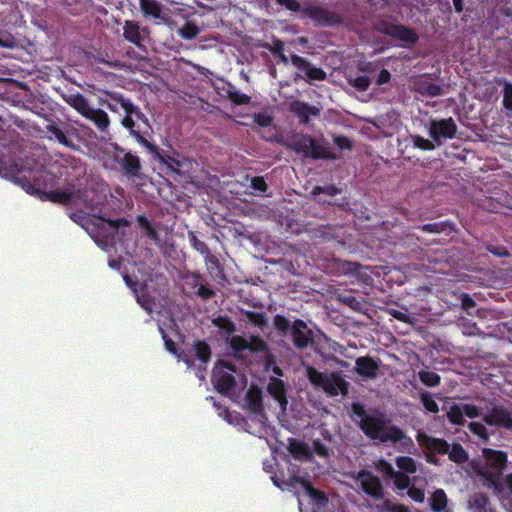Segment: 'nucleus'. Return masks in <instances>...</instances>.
<instances>
[{
	"mask_svg": "<svg viewBox=\"0 0 512 512\" xmlns=\"http://www.w3.org/2000/svg\"><path fill=\"white\" fill-rule=\"evenodd\" d=\"M111 97L113 100L120 102L124 110V116L120 120V124L128 131L129 135L146 148L154 159L164 165L169 172L185 179L190 178L193 170V160L175 149L165 151L153 144L150 141L153 133L152 125L140 107L124 99L121 95L112 94Z\"/></svg>",
	"mask_w": 512,
	"mask_h": 512,
	"instance_id": "obj_1",
	"label": "nucleus"
},
{
	"mask_svg": "<svg viewBox=\"0 0 512 512\" xmlns=\"http://www.w3.org/2000/svg\"><path fill=\"white\" fill-rule=\"evenodd\" d=\"M13 182L25 192L36 196L41 201L68 205L74 198L75 184L69 178L68 167L54 162L49 170L34 176L32 180L26 176H13Z\"/></svg>",
	"mask_w": 512,
	"mask_h": 512,
	"instance_id": "obj_2",
	"label": "nucleus"
},
{
	"mask_svg": "<svg viewBox=\"0 0 512 512\" xmlns=\"http://www.w3.org/2000/svg\"><path fill=\"white\" fill-rule=\"evenodd\" d=\"M352 413L360 419L358 426L366 437L378 440L382 443H398L411 438L406 437L405 432L396 425H391L390 420L383 413H368L364 405L352 404Z\"/></svg>",
	"mask_w": 512,
	"mask_h": 512,
	"instance_id": "obj_3",
	"label": "nucleus"
},
{
	"mask_svg": "<svg viewBox=\"0 0 512 512\" xmlns=\"http://www.w3.org/2000/svg\"><path fill=\"white\" fill-rule=\"evenodd\" d=\"M286 146L304 158L313 160L336 159V155L330 150L329 142L324 138L316 140L311 135L296 133L290 137Z\"/></svg>",
	"mask_w": 512,
	"mask_h": 512,
	"instance_id": "obj_4",
	"label": "nucleus"
},
{
	"mask_svg": "<svg viewBox=\"0 0 512 512\" xmlns=\"http://www.w3.org/2000/svg\"><path fill=\"white\" fill-rule=\"evenodd\" d=\"M69 217L73 222L83 227L98 245H100L98 238L104 235L105 223L115 230L130 225V222L125 217L109 219L98 215L87 216L81 211L72 212Z\"/></svg>",
	"mask_w": 512,
	"mask_h": 512,
	"instance_id": "obj_5",
	"label": "nucleus"
},
{
	"mask_svg": "<svg viewBox=\"0 0 512 512\" xmlns=\"http://www.w3.org/2000/svg\"><path fill=\"white\" fill-rule=\"evenodd\" d=\"M485 464L477 469V474L483 477L495 491L501 487V475L506 468L507 453L490 448L483 450Z\"/></svg>",
	"mask_w": 512,
	"mask_h": 512,
	"instance_id": "obj_6",
	"label": "nucleus"
},
{
	"mask_svg": "<svg viewBox=\"0 0 512 512\" xmlns=\"http://www.w3.org/2000/svg\"><path fill=\"white\" fill-rule=\"evenodd\" d=\"M65 102L75 109L82 117L92 122L100 132H106L110 126L108 114L90 105L88 99L81 93L70 94L64 97Z\"/></svg>",
	"mask_w": 512,
	"mask_h": 512,
	"instance_id": "obj_7",
	"label": "nucleus"
},
{
	"mask_svg": "<svg viewBox=\"0 0 512 512\" xmlns=\"http://www.w3.org/2000/svg\"><path fill=\"white\" fill-rule=\"evenodd\" d=\"M375 31L405 43L415 44L419 40L416 31L408 26L395 24L389 19L378 17L373 22Z\"/></svg>",
	"mask_w": 512,
	"mask_h": 512,
	"instance_id": "obj_8",
	"label": "nucleus"
},
{
	"mask_svg": "<svg viewBox=\"0 0 512 512\" xmlns=\"http://www.w3.org/2000/svg\"><path fill=\"white\" fill-rule=\"evenodd\" d=\"M234 372H236V365L231 362L218 360L215 363L211 381L219 393L226 395L235 387L236 381L232 374Z\"/></svg>",
	"mask_w": 512,
	"mask_h": 512,
	"instance_id": "obj_9",
	"label": "nucleus"
},
{
	"mask_svg": "<svg viewBox=\"0 0 512 512\" xmlns=\"http://www.w3.org/2000/svg\"><path fill=\"white\" fill-rule=\"evenodd\" d=\"M356 479L360 482L362 491L374 499L380 501L384 498L383 485L378 476L374 475L371 471L361 469L357 473Z\"/></svg>",
	"mask_w": 512,
	"mask_h": 512,
	"instance_id": "obj_10",
	"label": "nucleus"
},
{
	"mask_svg": "<svg viewBox=\"0 0 512 512\" xmlns=\"http://www.w3.org/2000/svg\"><path fill=\"white\" fill-rule=\"evenodd\" d=\"M301 13L303 16L310 18L315 25L333 26L341 21L339 15L335 12L315 4L304 5Z\"/></svg>",
	"mask_w": 512,
	"mask_h": 512,
	"instance_id": "obj_11",
	"label": "nucleus"
},
{
	"mask_svg": "<svg viewBox=\"0 0 512 512\" xmlns=\"http://www.w3.org/2000/svg\"><path fill=\"white\" fill-rule=\"evenodd\" d=\"M482 419L489 426L512 430V415L503 405L493 406Z\"/></svg>",
	"mask_w": 512,
	"mask_h": 512,
	"instance_id": "obj_12",
	"label": "nucleus"
},
{
	"mask_svg": "<svg viewBox=\"0 0 512 512\" xmlns=\"http://www.w3.org/2000/svg\"><path fill=\"white\" fill-rule=\"evenodd\" d=\"M291 64L299 71L303 72L307 81H324L327 78L326 72L319 67H314L306 58L297 54L290 55Z\"/></svg>",
	"mask_w": 512,
	"mask_h": 512,
	"instance_id": "obj_13",
	"label": "nucleus"
},
{
	"mask_svg": "<svg viewBox=\"0 0 512 512\" xmlns=\"http://www.w3.org/2000/svg\"><path fill=\"white\" fill-rule=\"evenodd\" d=\"M457 133V126L455 121L449 117L441 120H431L429 126V135L434 141H439L441 138L452 139Z\"/></svg>",
	"mask_w": 512,
	"mask_h": 512,
	"instance_id": "obj_14",
	"label": "nucleus"
},
{
	"mask_svg": "<svg viewBox=\"0 0 512 512\" xmlns=\"http://www.w3.org/2000/svg\"><path fill=\"white\" fill-rule=\"evenodd\" d=\"M291 337L294 346L298 349H306L313 342V333L306 322L296 319L291 327Z\"/></svg>",
	"mask_w": 512,
	"mask_h": 512,
	"instance_id": "obj_15",
	"label": "nucleus"
},
{
	"mask_svg": "<svg viewBox=\"0 0 512 512\" xmlns=\"http://www.w3.org/2000/svg\"><path fill=\"white\" fill-rule=\"evenodd\" d=\"M114 160L119 164L124 174L134 178L139 176L142 170L141 159L135 153L128 151L124 155H114Z\"/></svg>",
	"mask_w": 512,
	"mask_h": 512,
	"instance_id": "obj_16",
	"label": "nucleus"
},
{
	"mask_svg": "<svg viewBox=\"0 0 512 512\" xmlns=\"http://www.w3.org/2000/svg\"><path fill=\"white\" fill-rule=\"evenodd\" d=\"M354 371L362 377L375 379L378 376L379 363L370 356H361L355 361Z\"/></svg>",
	"mask_w": 512,
	"mask_h": 512,
	"instance_id": "obj_17",
	"label": "nucleus"
},
{
	"mask_svg": "<svg viewBox=\"0 0 512 512\" xmlns=\"http://www.w3.org/2000/svg\"><path fill=\"white\" fill-rule=\"evenodd\" d=\"M417 440L430 452L440 455H445L449 452L450 444L443 438L432 437L426 433H418Z\"/></svg>",
	"mask_w": 512,
	"mask_h": 512,
	"instance_id": "obj_18",
	"label": "nucleus"
},
{
	"mask_svg": "<svg viewBox=\"0 0 512 512\" xmlns=\"http://www.w3.org/2000/svg\"><path fill=\"white\" fill-rule=\"evenodd\" d=\"M267 392L279 403L282 412H285L287 410L288 399L286 386L283 380L271 377L267 386Z\"/></svg>",
	"mask_w": 512,
	"mask_h": 512,
	"instance_id": "obj_19",
	"label": "nucleus"
},
{
	"mask_svg": "<svg viewBox=\"0 0 512 512\" xmlns=\"http://www.w3.org/2000/svg\"><path fill=\"white\" fill-rule=\"evenodd\" d=\"M349 384L337 373H331L327 376L322 389L330 396L339 394H348Z\"/></svg>",
	"mask_w": 512,
	"mask_h": 512,
	"instance_id": "obj_20",
	"label": "nucleus"
},
{
	"mask_svg": "<svg viewBox=\"0 0 512 512\" xmlns=\"http://www.w3.org/2000/svg\"><path fill=\"white\" fill-rule=\"evenodd\" d=\"M290 111L299 118L301 124H308L310 116H319V108L301 100L292 101Z\"/></svg>",
	"mask_w": 512,
	"mask_h": 512,
	"instance_id": "obj_21",
	"label": "nucleus"
},
{
	"mask_svg": "<svg viewBox=\"0 0 512 512\" xmlns=\"http://www.w3.org/2000/svg\"><path fill=\"white\" fill-rule=\"evenodd\" d=\"M141 32H148L147 28L140 27V24L133 20H126L123 25V37L129 43L135 45L138 48L145 49L142 43Z\"/></svg>",
	"mask_w": 512,
	"mask_h": 512,
	"instance_id": "obj_22",
	"label": "nucleus"
},
{
	"mask_svg": "<svg viewBox=\"0 0 512 512\" xmlns=\"http://www.w3.org/2000/svg\"><path fill=\"white\" fill-rule=\"evenodd\" d=\"M294 479L296 482L301 484V486L305 489L313 503L318 508H324L328 504V498L325 495V493L321 490L314 488L310 481L301 477H295Z\"/></svg>",
	"mask_w": 512,
	"mask_h": 512,
	"instance_id": "obj_23",
	"label": "nucleus"
},
{
	"mask_svg": "<svg viewBox=\"0 0 512 512\" xmlns=\"http://www.w3.org/2000/svg\"><path fill=\"white\" fill-rule=\"evenodd\" d=\"M288 451L296 460H310L313 454L306 442L295 438H289Z\"/></svg>",
	"mask_w": 512,
	"mask_h": 512,
	"instance_id": "obj_24",
	"label": "nucleus"
},
{
	"mask_svg": "<svg viewBox=\"0 0 512 512\" xmlns=\"http://www.w3.org/2000/svg\"><path fill=\"white\" fill-rule=\"evenodd\" d=\"M246 401L249 410L254 414H262L264 412L262 391L258 386H251L246 393Z\"/></svg>",
	"mask_w": 512,
	"mask_h": 512,
	"instance_id": "obj_25",
	"label": "nucleus"
},
{
	"mask_svg": "<svg viewBox=\"0 0 512 512\" xmlns=\"http://www.w3.org/2000/svg\"><path fill=\"white\" fill-rule=\"evenodd\" d=\"M248 351L251 353H262L265 352V360L267 365H270L274 361L273 354L269 351L267 342L262 339L259 335H251L248 340Z\"/></svg>",
	"mask_w": 512,
	"mask_h": 512,
	"instance_id": "obj_26",
	"label": "nucleus"
},
{
	"mask_svg": "<svg viewBox=\"0 0 512 512\" xmlns=\"http://www.w3.org/2000/svg\"><path fill=\"white\" fill-rule=\"evenodd\" d=\"M335 298L339 303L355 312H362L367 307V302L364 298H357L351 292L337 293Z\"/></svg>",
	"mask_w": 512,
	"mask_h": 512,
	"instance_id": "obj_27",
	"label": "nucleus"
},
{
	"mask_svg": "<svg viewBox=\"0 0 512 512\" xmlns=\"http://www.w3.org/2000/svg\"><path fill=\"white\" fill-rule=\"evenodd\" d=\"M416 92L421 94L422 96L427 97H437L443 94V88L431 81L428 80H420L416 83Z\"/></svg>",
	"mask_w": 512,
	"mask_h": 512,
	"instance_id": "obj_28",
	"label": "nucleus"
},
{
	"mask_svg": "<svg viewBox=\"0 0 512 512\" xmlns=\"http://www.w3.org/2000/svg\"><path fill=\"white\" fill-rule=\"evenodd\" d=\"M195 357L204 365H207L212 357L210 345L205 340H196L193 343Z\"/></svg>",
	"mask_w": 512,
	"mask_h": 512,
	"instance_id": "obj_29",
	"label": "nucleus"
},
{
	"mask_svg": "<svg viewBox=\"0 0 512 512\" xmlns=\"http://www.w3.org/2000/svg\"><path fill=\"white\" fill-rule=\"evenodd\" d=\"M140 9L145 17L159 19L162 13V6L157 0H139Z\"/></svg>",
	"mask_w": 512,
	"mask_h": 512,
	"instance_id": "obj_30",
	"label": "nucleus"
},
{
	"mask_svg": "<svg viewBox=\"0 0 512 512\" xmlns=\"http://www.w3.org/2000/svg\"><path fill=\"white\" fill-rule=\"evenodd\" d=\"M227 98L237 106L240 105H248L251 102V97L241 93L237 90V88L231 83L227 84V87L224 88Z\"/></svg>",
	"mask_w": 512,
	"mask_h": 512,
	"instance_id": "obj_31",
	"label": "nucleus"
},
{
	"mask_svg": "<svg viewBox=\"0 0 512 512\" xmlns=\"http://www.w3.org/2000/svg\"><path fill=\"white\" fill-rule=\"evenodd\" d=\"M47 133H50L60 144L65 147L74 148L75 145L71 139H69L64 130H62L56 123L50 122L46 125Z\"/></svg>",
	"mask_w": 512,
	"mask_h": 512,
	"instance_id": "obj_32",
	"label": "nucleus"
},
{
	"mask_svg": "<svg viewBox=\"0 0 512 512\" xmlns=\"http://www.w3.org/2000/svg\"><path fill=\"white\" fill-rule=\"evenodd\" d=\"M212 324L217 327L223 334L232 336L236 331V324L227 315H219L212 319Z\"/></svg>",
	"mask_w": 512,
	"mask_h": 512,
	"instance_id": "obj_33",
	"label": "nucleus"
},
{
	"mask_svg": "<svg viewBox=\"0 0 512 512\" xmlns=\"http://www.w3.org/2000/svg\"><path fill=\"white\" fill-rule=\"evenodd\" d=\"M447 495L443 489L435 490L430 497V508L433 512H443L447 507Z\"/></svg>",
	"mask_w": 512,
	"mask_h": 512,
	"instance_id": "obj_34",
	"label": "nucleus"
},
{
	"mask_svg": "<svg viewBox=\"0 0 512 512\" xmlns=\"http://www.w3.org/2000/svg\"><path fill=\"white\" fill-rule=\"evenodd\" d=\"M418 377L421 383L426 387H437L441 382V377L439 374L429 369L419 370Z\"/></svg>",
	"mask_w": 512,
	"mask_h": 512,
	"instance_id": "obj_35",
	"label": "nucleus"
},
{
	"mask_svg": "<svg viewBox=\"0 0 512 512\" xmlns=\"http://www.w3.org/2000/svg\"><path fill=\"white\" fill-rule=\"evenodd\" d=\"M449 459L457 464H463L468 460V453L460 443H453L448 452Z\"/></svg>",
	"mask_w": 512,
	"mask_h": 512,
	"instance_id": "obj_36",
	"label": "nucleus"
},
{
	"mask_svg": "<svg viewBox=\"0 0 512 512\" xmlns=\"http://www.w3.org/2000/svg\"><path fill=\"white\" fill-rule=\"evenodd\" d=\"M448 421L453 425H463L464 420V412L462 404H456L454 403L451 405L446 413Z\"/></svg>",
	"mask_w": 512,
	"mask_h": 512,
	"instance_id": "obj_37",
	"label": "nucleus"
},
{
	"mask_svg": "<svg viewBox=\"0 0 512 512\" xmlns=\"http://www.w3.org/2000/svg\"><path fill=\"white\" fill-rule=\"evenodd\" d=\"M137 222L139 226L145 231V235L151 239L156 244L159 243V234L156 228L151 224V222L144 215L137 216Z\"/></svg>",
	"mask_w": 512,
	"mask_h": 512,
	"instance_id": "obj_38",
	"label": "nucleus"
},
{
	"mask_svg": "<svg viewBox=\"0 0 512 512\" xmlns=\"http://www.w3.org/2000/svg\"><path fill=\"white\" fill-rule=\"evenodd\" d=\"M188 239H189V242H190L191 246L196 251H198L201 255H203L204 257L208 256V257H210L212 259H215V256L212 255L208 245L204 241L198 239L195 232L189 231L188 232Z\"/></svg>",
	"mask_w": 512,
	"mask_h": 512,
	"instance_id": "obj_39",
	"label": "nucleus"
},
{
	"mask_svg": "<svg viewBox=\"0 0 512 512\" xmlns=\"http://www.w3.org/2000/svg\"><path fill=\"white\" fill-rule=\"evenodd\" d=\"M226 342L235 355L248 350L249 347L248 340L240 335H232L231 337H226Z\"/></svg>",
	"mask_w": 512,
	"mask_h": 512,
	"instance_id": "obj_40",
	"label": "nucleus"
},
{
	"mask_svg": "<svg viewBox=\"0 0 512 512\" xmlns=\"http://www.w3.org/2000/svg\"><path fill=\"white\" fill-rule=\"evenodd\" d=\"M395 462L397 467L403 473L414 474L417 471L416 461L410 456H398Z\"/></svg>",
	"mask_w": 512,
	"mask_h": 512,
	"instance_id": "obj_41",
	"label": "nucleus"
},
{
	"mask_svg": "<svg viewBox=\"0 0 512 512\" xmlns=\"http://www.w3.org/2000/svg\"><path fill=\"white\" fill-rule=\"evenodd\" d=\"M245 317L248 321L263 330L268 325V317L265 312H255V311H244Z\"/></svg>",
	"mask_w": 512,
	"mask_h": 512,
	"instance_id": "obj_42",
	"label": "nucleus"
},
{
	"mask_svg": "<svg viewBox=\"0 0 512 512\" xmlns=\"http://www.w3.org/2000/svg\"><path fill=\"white\" fill-rule=\"evenodd\" d=\"M200 33L199 27L192 21H187L178 29V35L185 40H193Z\"/></svg>",
	"mask_w": 512,
	"mask_h": 512,
	"instance_id": "obj_43",
	"label": "nucleus"
},
{
	"mask_svg": "<svg viewBox=\"0 0 512 512\" xmlns=\"http://www.w3.org/2000/svg\"><path fill=\"white\" fill-rule=\"evenodd\" d=\"M306 374H307V377H308L309 381L311 382V384H313L315 387H318L321 389H322L324 382L328 376V374L320 372L313 366L307 367Z\"/></svg>",
	"mask_w": 512,
	"mask_h": 512,
	"instance_id": "obj_44",
	"label": "nucleus"
},
{
	"mask_svg": "<svg viewBox=\"0 0 512 512\" xmlns=\"http://www.w3.org/2000/svg\"><path fill=\"white\" fill-rule=\"evenodd\" d=\"M471 506L478 512H488L489 498L484 493H476L473 495Z\"/></svg>",
	"mask_w": 512,
	"mask_h": 512,
	"instance_id": "obj_45",
	"label": "nucleus"
},
{
	"mask_svg": "<svg viewBox=\"0 0 512 512\" xmlns=\"http://www.w3.org/2000/svg\"><path fill=\"white\" fill-rule=\"evenodd\" d=\"M420 400L426 411L436 414L439 412V406L434 400L433 395L428 391L420 392Z\"/></svg>",
	"mask_w": 512,
	"mask_h": 512,
	"instance_id": "obj_46",
	"label": "nucleus"
},
{
	"mask_svg": "<svg viewBox=\"0 0 512 512\" xmlns=\"http://www.w3.org/2000/svg\"><path fill=\"white\" fill-rule=\"evenodd\" d=\"M392 480L395 488L400 491L408 489L411 485V479L408 474L401 471H397L392 477Z\"/></svg>",
	"mask_w": 512,
	"mask_h": 512,
	"instance_id": "obj_47",
	"label": "nucleus"
},
{
	"mask_svg": "<svg viewBox=\"0 0 512 512\" xmlns=\"http://www.w3.org/2000/svg\"><path fill=\"white\" fill-rule=\"evenodd\" d=\"M468 428L472 434L476 435L482 441L487 442L489 440L490 434L484 424L480 422H470Z\"/></svg>",
	"mask_w": 512,
	"mask_h": 512,
	"instance_id": "obj_48",
	"label": "nucleus"
},
{
	"mask_svg": "<svg viewBox=\"0 0 512 512\" xmlns=\"http://www.w3.org/2000/svg\"><path fill=\"white\" fill-rule=\"evenodd\" d=\"M448 226H449V223L446 221H443V222L424 224V225L418 226V229L425 233L439 234V233L444 232Z\"/></svg>",
	"mask_w": 512,
	"mask_h": 512,
	"instance_id": "obj_49",
	"label": "nucleus"
},
{
	"mask_svg": "<svg viewBox=\"0 0 512 512\" xmlns=\"http://www.w3.org/2000/svg\"><path fill=\"white\" fill-rule=\"evenodd\" d=\"M112 94H118L121 95L124 99L129 100L131 103L136 105L130 98L125 97L122 93L114 92V91H105V95L109 98L108 100L100 99V103L104 106H106L110 111L116 113L118 112L117 104L121 105L120 102H117L116 100H113L111 95ZM122 108V106H120Z\"/></svg>",
	"mask_w": 512,
	"mask_h": 512,
	"instance_id": "obj_50",
	"label": "nucleus"
},
{
	"mask_svg": "<svg viewBox=\"0 0 512 512\" xmlns=\"http://www.w3.org/2000/svg\"><path fill=\"white\" fill-rule=\"evenodd\" d=\"M342 191L340 188H338L336 185L334 184H330V185H327V186H315L313 187L312 191H311V194L314 195V196H317L319 194H326L328 196H336L338 194H340Z\"/></svg>",
	"mask_w": 512,
	"mask_h": 512,
	"instance_id": "obj_51",
	"label": "nucleus"
},
{
	"mask_svg": "<svg viewBox=\"0 0 512 512\" xmlns=\"http://www.w3.org/2000/svg\"><path fill=\"white\" fill-rule=\"evenodd\" d=\"M371 80L366 75L357 76L354 79H349V84L355 87L358 91L364 92L368 90Z\"/></svg>",
	"mask_w": 512,
	"mask_h": 512,
	"instance_id": "obj_52",
	"label": "nucleus"
},
{
	"mask_svg": "<svg viewBox=\"0 0 512 512\" xmlns=\"http://www.w3.org/2000/svg\"><path fill=\"white\" fill-rule=\"evenodd\" d=\"M274 326L278 332L283 334H286L288 330L291 331L292 327L290 321L285 316L280 314L274 317Z\"/></svg>",
	"mask_w": 512,
	"mask_h": 512,
	"instance_id": "obj_53",
	"label": "nucleus"
},
{
	"mask_svg": "<svg viewBox=\"0 0 512 512\" xmlns=\"http://www.w3.org/2000/svg\"><path fill=\"white\" fill-rule=\"evenodd\" d=\"M413 145L423 151H431L435 148L434 144L420 135L412 136Z\"/></svg>",
	"mask_w": 512,
	"mask_h": 512,
	"instance_id": "obj_54",
	"label": "nucleus"
},
{
	"mask_svg": "<svg viewBox=\"0 0 512 512\" xmlns=\"http://www.w3.org/2000/svg\"><path fill=\"white\" fill-rule=\"evenodd\" d=\"M376 468L386 477L392 479L397 470L394 469L392 464L385 459H380L376 465Z\"/></svg>",
	"mask_w": 512,
	"mask_h": 512,
	"instance_id": "obj_55",
	"label": "nucleus"
},
{
	"mask_svg": "<svg viewBox=\"0 0 512 512\" xmlns=\"http://www.w3.org/2000/svg\"><path fill=\"white\" fill-rule=\"evenodd\" d=\"M261 46L274 55L284 51V42L281 39L275 37L273 38L272 43L265 42Z\"/></svg>",
	"mask_w": 512,
	"mask_h": 512,
	"instance_id": "obj_56",
	"label": "nucleus"
},
{
	"mask_svg": "<svg viewBox=\"0 0 512 512\" xmlns=\"http://www.w3.org/2000/svg\"><path fill=\"white\" fill-rule=\"evenodd\" d=\"M387 312L390 316H392L393 318H395L403 323L412 324L414 321V317L410 316L409 314H407L404 311L394 309V308H389L387 310Z\"/></svg>",
	"mask_w": 512,
	"mask_h": 512,
	"instance_id": "obj_57",
	"label": "nucleus"
},
{
	"mask_svg": "<svg viewBox=\"0 0 512 512\" xmlns=\"http://www.w3.org/2000/svg\"><path fill=\"white\" fill-rule=\"evenodd\" d=\"M159 332L161 333L162 339L164 341L165 349L173 355H177L179 349L176 343L167 335L166 331L161 326H159Z\"/></svg>",
	"mask_w": 512,
	"mask_h": 512,
	"instance_id": "obj_58",
	"label": "nucleus"
},
{
	"mask_svg": "<svg viewBox=\"0 0 512 512\" xmlns=\"http://www.w3.org/2000/svg\"><path fill=\"white\" fill-rule=\"evenodd\" d=\"M17 46V40L16 38L9 34V33H3L0 30V47L1 48H7V49H13Z\"/></svg>",
	"mask_w": 512,
	"mask_h": 512,
	"instance_id": "obj_59",
	"label": "nucleus"
},
{
	"mask_svg": "<svg viewBox=\"0 0 512 512\" xmlns=\"http://www.w3.org/2000/svg\"><path fill=\"white\" fill-rule=\"evenodd\" d=\"M195 294L203 301H208L215 296V291L207 284H201Z\"/></svg>",
	"mask_w": 512,
	"mask_h": 512,
	"instance_id": "obj_60",
	"label": "nucleus"
},
{
	"mask_svg": "<svg viewBox=\"0 0 512 512\" xmlns=\"http://www.w3.org/2000/svg\"><path fill=\"white\" fill-rule=\"evenodd\" d=\"M502 103L506 110L512 111V83H505Z\"/></svg>",
	"mask_w": 512,
	"mask_h": 512,
	"instance_id": "obj_61",
	"label": "nucleus"
},
{
	"mask_svg": "<svg viewBox=\"0 0 512 512\" xmlns=\"http://www.w3.org/2000/svg\"><path fill=\"white\" fill-rule=\"evenodd\" d=\"M313 451L321 458H328L330 450L320 439L313 441Z\"/></svg>",
	"mask_w": 512,
	"mask_h": 512,
	"instance_id": "obj_62",
	"label": "nucleus"
},
{
	"mask_svg": "<svg viewBox=\"0 0 512 512\" xmlns=\"http://www.w3.org/2000/svg\"><path fill=\"white\" fill-rule=\"evenodd\" d=\"M407 495L414 502H417V503H422L424 501V499H425V492H424V490L421 489V488L415 487V486H410L407 489Z\"/></svg>",
	"mask_w": 512,
	"mask_h": 512,
	"instance_id": "obj_63",
	"label": "nucleus"
},
{
	"mask_svg": "<svg viewBox=\"0 0 512 512\" xmlns=\"http://www.w3.org/2000/svg\"><path fill=\"white\" fill-rule=\"evenodd\" d=\"M334 144L342 150H351L353 148V142L344 135H338L333 138Z\"/></svg>",
	"mask_w": 512,
	"mask_h": 512,
	"instance_id": "obj_64",
	"label": "nucleus"
}]
</instances>
